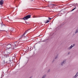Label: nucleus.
I'll return each instance as SVG.
<instances>
[{
    "label": "nucleus",
    "instance_id": "f257e3e1",
    "mask_svg": "<svg viewBox=\"0 0 78 78\" xmlns=\"http://www.w3.org/2000/svg\"><path fill=\"white\" fill-rule=\"evenodd\" d=\"M18 43L16 42L12 43L11 44H9L7 46V48L6 50L9 53H10L14 49H17V45Z\"/></svg>",
    "mask_w": 78,
    "mask_h": 78
},
{
    "label": "nucleus",
    "instance_id": "f03ea898",
    "mask_svg": "<svg viewBox=\"0 0 78 78\" xmlns=\"http://www.w3.org/2000/svg\"><path fill=\"white\" fill-rule=\"evenodd\" d=\"M30 18H31V15H27L24 17H23V18H22V20H28V19H30Z\"/></svg>",
    "mask_w": 78,
    "mask_h": 78
},
{
    "label": "nucleus",
    "instance_id": "7ed1b4c3",
    "mask_svg": "<svg viewBox=\"0 0 78 78\" xmlns=\"http://www.w3.org/2000/svg\"><path fill=\"white\" fill-rule=\"evenodd\" d=\"M3 3H4V1H3V0H1L0 1V5H1V6H3Z\"/></svg>",
    "mask_w": 78,
    "mask_h": 78
},
{
    "label": "nucleus",
    "instance_id": "20e7f679",
    "mask_svg": "<svg viewBox=\"0 0 78 78\" xmlns=\"http://www.w3.org/2000/svg\"><path fill=\"white\" fill-rule=\"evenodd\" d=\"M30 30V29H29L28 30H27L24 33V34L23 35V36H22L21 37L22 38H24L25 37V34H26V33H27V31H28L29 30Z\"/></svg>",
    "mask_w": 78,
    "mask_h": 78
},
{
    "label": "nucleus",
    "instance_id": "39448f33",
    "mask_svg": "<svg viewBox=\"0 0 78 78\" xmlns=\"http://www.w3.org/2000/svg\"><path fill=\"white\" fill-rule=\"evenodd\" d=\"M1 26H0V28H3V27H5V25H3L2 24Z\"/></svg>",
    "mask_w": 78,
    "mask_h": 78
},
{
    "label": "nucleus",
    "instance_id": "423d86ee",
    "mask_svg": "<svg viewBox=\"0 0 78 78\" xmlns=\"http://www.w3.org/2000/svg\"><path fill=\"white\" fill-rule=\"evenodd\" d=\"M48 20H47V21H45V23H48V22H49V21H50V20H51V18H50L49 17H48Z\"/></svg>",
    "mask_w": 78,
    "mask_h": 78
},
{
    "label": "nucleus",
    "instance_id": "0eeeda50",
    "mask_svg": "<svg viewBox=\"0 0 78 78\" xmlns=\"http://www.w3.org/2000/svg\"><path fill=\"white\" fill-rule=\"evenodd\" d=\"M74 46V44H73V46H72V45L71 46H70L69 48H68V50H70V49H71V48H72V47H73Z\"/></svg>",
    "mask_w": 78,
    "mask_h": 78
},
{
    "label": "nucleus",
    "instance_id": "6e6552de",
    "mask_svg": "<svg viewBox=\"0 0 78 78\" xmlns=\"http://www.w3.org/2000/svg\"><path fill=\"white\" fill-rule=\"evenodd\" d=\"M78 76V72H77V73H76V75L73 77V78H76V76Z\"/></svg>",
    "mask_w": 78,
    "mask_h": 78
},
{
    "label": "nucleus",
    "instance_id": "1a4fd4ad",
    "mask_svg": "<svg viewBox=\"0 0 78 78\" xmlns=\"http://www.w3.org/2000/svg\"><path fill=\"white\" fill-rule=\"evenodd\" d=\"M65 62H66V60H64V61H63V62H62L61 65H62V66L63 64L65 63Z\"/></svg>",
    "mask_w": 78,
    "mask_h": 78
},
{
    "label": "nucleus",
    "instance_id": "9d476101",
    "mask_svg": "<svg viewBox=\"0 0 78 78\" xmlns=\"http://www.w3.org/2000/svg\"><path fill=\"white\" fill-rule=\"evenodd\" d=\"M50 5H51V6H53V7L54 6H56V5L53 4H51Z\"/></svg>",
    "mask_w": 78,
    "mask_h": 78
},
{
    "label": "nucleus",
    "instance_id": "9b49d317",
    "mask_svg": "<svg viewBox=\"0 0 78 78\" xmlns=\"http://www.w3.org/2000/svg\"><path fill=\"white\" fill-rule=\"evenodd\" d=\"M78 29H77L76 30L75 33H78Z\"/></svg>",
    "mask_w": 78,
    "mask_h": 78
},
{
    "label": "nucleus",
    "instance_id": "f8f14e48",
    "mask_svg": "<svg viewBox=\"0 0 78 78\" xmlns=\"http://www.w3.org/2000/svg\"><path fill=\"white\" fill-rule=\"evenodd\" d=\"M76 7L74 9H73L72 10V11H74V10H75V9H76Z\"/></svg>",
    "mask_w": 78,
    "mask_h": 78
},
{
    "label": "nucleus",
    "instance_id": "ddd939ff",
    "mask_svg": "<svg viewBox=\"0 0 78 78\" xmlns=\"http://www.w3.org/2000/svg\"><path fill=\"white\" fill-rule=\"evenodd\" d=\"M45 77V75L42 78H44Z\"/></svg>",
    "mask_w": 78,
    "mask_h": 78
},
{
    "label": "nucleus",
    "instance_id": "4468645a",
    "mask_svg": "<svg viewBox=\"0 0 78 78\" xmlns=\"http://www.w3.org/2000/svg\"><path fill=\"white\" fill-rule=\"evenodd\" d=\"M36 17H37L36 16H34L33 17L34 18H36Z\"/></svg>",
    "mask_w": 78,
    "mask_h": 78
},
{
    "label": "nucleus",
    "instance_id": "2eb2a0df",
    "mask_svg": "<svg viewBox=\"0 0 78 78\" xmlns=\"http://www.w3.org/2000/svg\"><path fill=\"white\" fill-rule=\"evenodd\" d=\"M58 55L55 57V59H56L57 58H58Z\"/></svg>",
    "mask_w": 78,
    "mask_h": 78
},
{
    "label": "nucleus",
    "instance_id": "dca6fc26",
    "mask_svg": "<svg viewBox=\"0 0 78 78\" xmlns=\"http://www.w3.org/2000/svg\"><path fill=\"white\" fill-rule=\"evenodd\" d=\"M76 6H78V4H76Z\"/></svg>",
    "mask_w": 78,
    "mask_h": 78
},
{
    "label": "nucleus",
    "instance_id": "f3484780",
    "mask_svg": "<svg viewBox=\"0 0 78 78\" xmlns=\"http://www.w3.org/2000/svg\"><path fill=\"white\" fill-rule=\"evenodd\" d=\"M25 22H26V23H27V24H28V23H27V22L26 21Z\"/></svg>",
    "mask_w": 78,
    "mask_h": 78
},
{
    "label": "nucleus",
    "instance_id": "a211bd4d",
    "mask_svg": "<svg viewBox=\"0 0 78 78\" xmlns=\"http://www.w3.org/2000/svg\"><path fill=\"white\" fill-rule=\"evenodd\" d=\"M9 61H10V62H11V60H9Z\"/></svg>",
    "mask_w": 78,
    "mask_h": 78
},
{
    "label": "nucleus",
    "instance_id": "6ab92c4d",
    "mask_svg": "<svg viewBox=\"0 0 78 78\" xmlns=\"http://www.w3.org/2000/svg\"><path fill=\"white\" fill-rule=\"evenodd\" d=\"M31 78V77H30V78Z\"/></svg>",
    "mask_w": 78,
    "mask_h": 78
},
{
    "label": "nucleus",
    "instance_id": "aec40b11",
    "mask_svg": "<svg viewBox=\"0 0 78 78\" xmlns=\"http://www.w3.org/2000/svg\"><path fill=\"white\" fill-rule=\"evenodd\" d=\"M20 39L19 40H20Z\"/></svg>",
    "mask_w": 78,
    "mask_h": 78
},
{
    "label": "nucleus",
    "instance_id": "412c9836",
    "mask_svg": "<svg viewBox=\"0 0 78 78\" xmlns=\"http://www.w3.org/2000/svg\"><path fill=\"white\" fill-rule=\"evenodd\" d=\"M2 31H3V30H2Z\"/></svg>",
    "mask_w": 78,
    "mask_h": 78
}]
</instances>
